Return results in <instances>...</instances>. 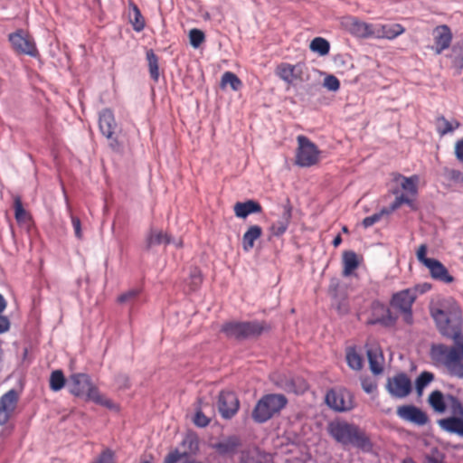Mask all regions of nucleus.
Returning a JSON list of instances; mask_svg holds the SVG:
<instances>
[{
	"label": "nucleus",
	"instance_id": "f257e3e1",
	"mask_svg": "<svg viewBox=\"0 0 463 463\" xmlns=\"http://www.w3.org/2000/svg\"><path fill=\"white\" fill-rule=\"evenodd\" d=\"M430 313L439 332L457 344V346L451 347L443 344L433 345L430 348V358L437 365L446 367L450 375L462 379V311L452 298H442L430 304Z\"/></svg>",
	"mask_w": 463,
	"mask_h": 463
},
{
	"label": "nucleus",
	"instance_id": "f03ea898",
	"mask_svg": "<svg viewBox=\"0 0 463 463\" xmlns=\"http://www.w3.org/2000/svg\"><path fill=\"white\" fill-rule=\"evenodd\" d=\"M328 435L344 447H353L364 452L373 449L370 436L358 425L342 419H335L326 426Z\"/></svg>",
	"mask_w": 463,
	"mask_h": 463
},
{
	"label": "nucleus",
	"instance_id": "7ed1b4c3",
	"mask_svg": "<svg viewBox=\"0 0 463 463\" xmlns=\"http://www.w3.org/2000/svg\"><path fill=\"white\" fill-rule=\"evenodd\" d=\"M70 392L77 397H86L98 404L109 405L106 400L99 392L98 387L92 383L87 373H73L69 379Z\"/></svg>",
	"mask_w": 463,
	"mask_h": 463
},
{
	"label": "nucleus",
	"instance_id": "20e7f679",
	"mask_svg": "<svg viewBox=\"0 0 463 463\" xmlns=\"http://www.w3.org/2000/svg\"><path fill=\"white\" fill-rule=\"evenodd\" d=\"M288 399L283 394L270 393L263 395L256 403L251 417L255 422L263 423L270 420L286 407Z\"/></svg>",
	"mask_w": 463,
	"mask_h": 463
},
{
	"label": "nucleus",
	"instance_id": "39448f33",
	"mask_svg": "<svg viewBox=\"0 0 463 463\" xmlns=\"http://www.w3.org/2000/svg\"><path fill=\"white\" fill-rule=\"evenodd\" d=\"M268 329L265 322L259 321L228 322L222 326V332L227 337L237 340L257 337Z\"/></svg>",
	"mask_w": 463,
	"mask_h": 463
},
{
	"label": "nucleus",
	"instance_id": "423d86ee",
	"mask_svg": "<svg viewBox=\"0 0 463 463\" xmlns=\"http://www.w3.org/2000/svg\"><path fill=\"white\" fill-rule=\"evenodd\" d=\"M447 400L453 416L439 420L438 424L444 431L463 437V404L453 395H449Z\"/></svg>",
	"mask_w": 463,
	"mask_h": 463
},
{
	"label": "nucleus",
	"instance_id": "0eeeda50",
	"mask_svg": "<svg viewBox=\"0 0 463 463\" xmlns=\"http://www.w3.org/2000/svg\"><path fill=\"white\" fill-rule=\"evenodd\" d=\"M298 149L296 153V165L301 167H309L318 163L320 151L317 146L307 137L298 136Z\"/></svg>",
	"mask_w": 463,
	"mask_h": 463
},
{
	"label": "nucleus",
	"instance_id": "6e6552de",
	"mask_svg": "<svg viewBox=\"0 0 463 463\" xmlns=\"http://www.w3.org/2000/svg\"><path fill=\"white\" fill-rule=\"evenodd\" d=\"M416 300L410 288L394 293L391 298V306L398 310L402 315L403 321L411 325L413 322L412 305Z\"/></svg>",
	"mask_w": 463,
	"mask_h": 463
},
{
	"label": "nucleus",
	"instance_id": "1a4fd4ad",
	"mask_svg": "<svg viewBox=\"0 0 463 463\" xmlns=\"http://www.w3.org/2000/svg\"><path fill=\"white\" fill-rule=\"evenodd\" d=\"M326 403L335 411H348L354 409L353 394L344 388H333L327 391L325 397Z\"/></svg>",
	"mask_w": 463,
	"mask_h": 463
},
{
	"label": "nucleus",
	"instance_id": "9d476101",
	"mask_svg": "<svg viewBox=\"0 0 463 463\" xmlns=\"http://www.w3.org/2000/svg\"><path fill=\"white\" fill-rule=\"evenodd\" d=\"M181 445L184 449V452H180L178 449L170 451L165 456L164 463H177L184 458L196 455L200 449L198 435L194 431L187 432L183 439Z\"/></svg>",
	"mask_w": 463,
	"mask_h": 463
},
{
	"label": "nucleus",
	"instance_id": "9b49d317",
	"mask_svg": "<svg viewBox=\"0 0 463 463\" xmlns=\"http://www.w3.org/2000/svg\"><path fill=\"white\" fill-rule=\"evenodd\" d=\"M304 69L305 65L300 62L296 64L280 62L275 68V75L289 88L304 81Z\"/></svg>",
	"mask_w": 463,
	"mask_h": 463
},
{
	"label": "nucleus",
	"instance_id": "f8f14e48",
	"mask_svg": "<svg viewBox=\"0 0 463 463\" xmlns=\"http://www.w3.org/2000/svg\"><path fill=\"white\" fill-rule=\"evenodd\" d=\"M14 51L18 54H24L36 57L39 52L36 48L33 38L24 30H17L8 36Z\"/></svg>",
	"mask_w": 463,
	"mask_h": 463
},
{
	"label": "nucleus",
	"instance_id": "ddd939ff",
	"mask_svg": "<svg viewBox=\"0 0 463 463\" xmlns=\"http://www.w3.org/2000/svg\"><path fill=\"white\" fill-rule=\"evenodd\" d=\"M388 392L395 398H404L411 392V381L404 373L389 377L386 383Z\"/></svg>",
	"mask_w": 463,
	"mask_h": 463
},
{
	"label": "nucleus",
	"instance_id": "4468645a",
	"mask_svg": "<svg viewBox=\"0 0 463 463\" xmlns=\"http://www.w3.org/2000/svg\"><path fill=\"white\" fill-rule=\"evenodd\" d=\"M217 406L221 416L229 420L239 411L240 402L235 392L222 391L218 396Z\"/></svg>",
	"mask_w": 463,
	"mask_h": 463
},
{
	"label": "nucleus",
	"instance_id": "2eb2a0df",
	"mask_svg": "<svg viewBox=\"0 0 463 463\" xmlns=\"http://www.w3.org/2000/svg\"><path fill=\"white\" fill-rule=\"evenodd\" d=\"M19 393L14 389L9 390L0 397V426L5 425L15 411Z\"/></svg>",
	"mask_w": 463,
	"mask_h": 463
},
{
	"label": "nucleus",
	"instance_id": "dca6fc26",
	"mask_svg": "<svg viewBox=\"0 0 463 463\" xmlns=\"http://www.w3.org/2000/svg\"><path fill=\"white\" fill-rule=\"evenodd\" d=\"M432 36L434 41L432 50L436 54H440L450 46L452 33L448 25L443 24L435 27L432 32Z\"/></svg>",
	"mask_w": 463,
	"mask_h": 463
},
{
	"label": "nucleus",
	"instance_id": "f3484780",
	"mask_svg": "<svg viewBox=\"0 0 463 463\" xmlns=\"http://www.w3.org/2000/svg\"><path fill=\"white\" fill-rule=\"evenodd\" d=\"M397 415L407 421L417 425H424L428 422V416L420 409L413 405H402L397 408Z\"/></svg>",
	"mask_w": 463,
	"mask_h": 463
},
{
	"label": "nucleus",
	"instance_id": "a211bd4d",
	"mask_svg": "<svg viewBox=\"0 0 463 463\" xmlns=\"http://www.w3.org/2000/svg\"><path fill=\"white\" fill-rule=\"evenodd\" d=\"M374 25L352 17L346 22L347 30L354 36L360 38L373 37Z\"/></svg>",
	"mask_w": 463,
	"mask_h": 463
},
{
	"label": "nucleus",
	"instance_id": "6ab92c4d",
	"mask_svg": "<svg viewBox=\"0 0 463 463\" xmlns=\"http://www.w3.org/2000/svg\"><path fill=\"white\" fill-rule=\"evenodd\" d=\"M404 27L400 24L374 25L373 37L394 39L404 33Z\"/></svg>",
	"mask_w": 463,
	"mask_h": 463
},
{
	"label": "nucleus",
	"instance_id": "aec40b11",
	"mask_svg": "<svg viewBox=\"0 0 463 463\" xmlns=\"http://www.w3.org/2000/svg\"><path fill=\"white\" fill-rule=\"evenodd\" d=\"M238 436L232 435L212 445V448L222 456L234 454L241 446Z\"/></svg>",
	"mask_w": 463,
	"mask_h": 463
},
{
	"label": "nucleus",
	"instance_id": "412c9836",
	"mask_svg": "<svg viewBox=\"0 0 463 463\" xmlns=\"http://www.w3.org/2000/svg\"><path fill=\"white\" fill-rule=\"evenodd\" d=\"M99 126L101 134L107 138H111L117 127L114 115L110 109H103L99 113Z\"/></svg>",
	"mask_w": 463,
	"mask_h": 463
},
{
	"label": "nucleus",
	"instance_id": "4be33fe9",
	"mask_svg": "<svg viewBox=\"0 0 463 463\" xmlns=\"http://www.w3.org/2000/svg\"><path fill=\"white\" fill-rule=\"evenodd\" d=\"M427 268L433 279L445 283L454 281V278L449 275L447 268L439 260L433 259L431 261H428Z\"/></svg>",
	"mask_w": 463,
	"mask_h": 463
},
{
	"label": "nucleus",
	"instance_id": "5701e85b",
	"mask_svg": "<svg viewBox=\"0 0 463 463\" xmlns=\"http://www.w3.org/2000/svg\"><path fill=\"white\" fill-rule=\"evenodd\" d=\"M276 384L287 392H299L307 389V383L300 378L293 379L284 376L283 379L276 381Z\"/></svg>",
	"mask_w": 463,
	"mask_h": 463
},
{
	"label": "nucleus",
	"instance_id": "b1692460",
	"mask_svg": "<svg viewBox=\"0 0 463 463\" xmlns=\"http://www.w3.org/2000/svg\"><path fill=\"white\" fill-rule=\"evenodd\" d=\"M233 209L235 215L239 218H246L249 214L258 213L262 211L261 205L253 200L236 203Z\"/></svg>",
	"mask_w": 463,
	"mask_h": 463
},
{
	"label": "nucleus",
	"instance_id": "393cba45",
	"mask_svg": "<svg viewBox=\"0 0 463 463\" xmlns=\"http://www.w3.org/2000/svg\"><path fill=\"white\" fill-rule=\"evenodd\" d=\"M262 235V229L259 225H251L242 236V249L250 251L255 245V241Z\"/></svg>",
	"mask_w": 463,
	"mask_h": 463
},
{
	"label": "nucleus",
	"instance_id": "a878e982",
	"mask_svg": "<svg viewBox=\"0 0 463 463\" xmlns=\"http://www.w3.org/2000/svg\"><path fill=\"white\" fill-rule=\"evenodd\" d=\"M449 395V394L444 396V394L439 390L431 392L428 398L430 406L433 409L434 411L438 413L445 412L447 407L449 406L447 400Z\"/></svg>",
	"mask_w": 463,
	"mask_h": 463
},
{
	"label": "nucleus",
	"instance_id": "bb28decb",
	"mask_svg": "<svg viewBox=\"0 0 463 463\" xmlns=\"http://www.w3.org/2000/svg\"><path fill=\"white\" fill-rule=\"evenodd\" d=\"M360 261L357 254L353 250L343 253V275L348 277L359 267Z\"/></svg>",
	"mask_w": 463,
	"mask_h": 463
},
{
	"label": "nucleus",
	"instance_id": "cd10ccee",
	"mask_svg": "<svg viewBox=\"0 0 463 463\" xmlns=\"http://www.w3.org/2000/svg\"><path fill=\"white\" fill-rule=\"evenodd\" d=\"M291 220V210L289 208L284 209L281 216L279 220L271 225V232L275 236H280L284 234L290 223Z\"/></svg>",
	"mask_w": 463,
	"mask_h": 463
},
{
	"label": "nucleus",
	"instance_id": "c85d7f7f",
	"mask_svg": "<svg viewBox=\"0 0 463 463\" xmlns=\"http://www.w3.org/2000/svg\"><path fill=\"white\" fill-rule=\"evenodd\" d=\"M171 242L170 236L161 230L151 229L146 236V248L150 249L153 246L160 245L162 243L169 244Z\"/></svg>",
	"mask_w": 463,
	"mask_h": 463
},
{
	"label": "nucleus",
	"instance_id": "c756f323",
	"mask_svg": "<svg viewBox=\"0 0 463 463\" xmlns=\"http://www.w3.org/2000/svg\"><path fill=\"white\" fill-rule=\"evenodd\" d=\"M396 181L401 180V186L403 190L407 191L412 195H416L418 192L417 184L420 180L419 176L417 175H413L410 177H406L404 175H402L400 174L397 175L395 177Z\"/></svg>",
	"mask_w": 463,
	"mask_h": 463
},
{
	"label": "nucleus",
	"instance_id": "7c9ffc66",
	"mask_svg": "<svg viewBox=\"0 0 463 463\" xmlns=\"http://www.w3.org/2000/svg\"><path fill=\"white\" fill-rule=\"evenodd\" d=\"M220 85L222 89L230 85L232 90L237 91L241 88L242 82L235 73L232 71H225L222 76Z\"/></svg>",
	"mask_w": 463,
	"mask_h": 463
},
{
	"label": "nucleus",
	"instance_id": "2f4dec72",
	"mask_svg": "<svg viewBox=\"0 0 463 463\" xmlns=\"http://www.w3.org/2000/svg\"><path fill=\"white\" fill-rule=\"evenodd\" d=\"M310 50L324 56L328 54L330 51L329 42L322 37H316L310 43Z\"/></svg>",
	"mask_w": 463,
	"mask_h": 463
},
{
	"label": "nucleus",
	"instance_id": "473e14b6",
	"mask_svg": "<svg viewBox=\"0 0 463 463\" xmlns=\"http://www.w3.org/2000/svg\"><path fill=\"white\" fill-rule=\"evenodd\" d=\"M146 60L148 62L150 76L155 81H157L159 79L158 57L153 50H148L146 52Z\"/></svg>",
	"mask_w": 463,
	"mask_h": 463
},
{
	"label": "nucleus",
	"instance_id": "72a5a7b5",
	"mask_svg": "<svg viewBox=\"0 0 463 463\" xmlns=\"http://www.w3.org/2000/svg\"><path fill=\"white\" fill-rule=\"evenodd\" d=\"M347 364L354 370H361L363 367V358L356 352L354 347H349L346 350Z\"/></svg>",
	"mask_w": 463,
	"mask_h": 463
},
{
	"label": "nucleus",
	"instance_id": "f704fd0d",
	"mask_svg": "<svg viewBox=\"0 0 463 463\" xmlns=\"http://www.w3.org/2000/svg\"><path fill=\"white\" fill-rule=\"evenodd\" d=\"M402 204H408L412 206L413 201L410 199L406 194H402L395 197L394 201L387 208H383V213L390 214L399 209Z\"/></svg>",
	"mask_w": 463,
	"mask_h": 463
},
{
	"label": "nucleus",
	"instance_id": "c9c22d12",
	"mask_svg": "<svg viewBox=\"0 0 463 463\" xmlns=\"http://www.w3.org/2000/svg\"><path fill=\"white\" fill-rule=\"evenodd\" d=\"M66 380L61 370H55L50 376V389L53 392L61 390L65 385Z\"/></svg>",
	"mask_w": 463,
	"mask_h": 463
},
{
	"label": "nucleus",
	"instance_id": "e433bc0d",
	"mask_svg": "<svg viewBox=\"0 0 463 463\" xmlns=\"http://www.w3.org/2000/svg\"><path fill=\"white\" fill-rule=\"evenodd\" d=\"M367 356L371 371L374 374H379L383 372V366L378 355L377 350L369 349L367 350Z\"/></svg>",
	"mask_w": 463,
	"mask_h": 463
},
{
	"label": "nucleus",
	"instance_id": "4c0bfd02",
	"mask_svg": "<svg viewBox=\"0 0 463 463\" xmlns=\"http://www.w3.org/2000/svg\"><path fill=\"white\" fill-rule=\"evenodd\" d=\"M14 217L17 222L23 223L29 220V213L24 210L22 200L16 196L14 200Z\"/></svg>",
	"mask_w": 463,
	"mask_h": 463
},
{
	"label": "nucleus",
	"instance_id": "58836bf2",
	"mask_svg": "<svg viewBox=\"0 0 463 463\" xmlns=\"http://www.w3.org/2000/svg\"><path fill=\"white\" fill-rule=\"evenodd\" d=\"M202 403L203 400L198 399L197 400V405H196V412L194 417V423L200 428H204L209 425L210 419L204 415V413L202 411Z\"/></svg>",
	"mask_w": 463,
	"mask_h": 463
},
{
	"label": "nucleus",
	"instance_id": "ea45409f",
	"mask_svg": "<svg viewBox=\"0 0 463 463\" xmlns=\"http://www.w3.org/2000/svg\"><path fill=\"white\" fill-rule=\"evenodd\" d=\"M130 23L136 32H141L145 28L144 17L137 5L133 6V16L130 17Z\"/></svg>",
	"mask_w": 463,
	"mask_h": 463
},
{
	"label": "nucleus",
	"instance_id": "a19ab883",
	"mask_svg": "<svg viewBox=\"0 0 463 463\" xmlns=\"http://www.w3.org/2000/svg\"><path fill=\"white\" fill-rule=\"evenodd\" d=\"M203 283V275L198 268H194L190 271L189 288L191 291L197 290Z\"/></svg>",
	"mask_w": 463,
	"mask_h": 463
},
{
	"label": "nucleus",
	"instance_id": "79ce46f5",
	"mask_svg": "<svg viewBox=\"0 0 463 463\" xmlns=\"http://www.w3.org/2000/svg\"><path fill=\"white\" fill-rule=\"evenodd\" d=\"M434 379V374L430 372H422L416 379L415 385L417 392L421 393L422 390Z\"/></svg>",
	"mask_w": 463,
	"mask_h": 463
},
{
	"label": "nucleus",
	"instance_id": "37998d69",
	"mask_svg": "<svg viewBox=\"0 0 463 463\" xmlns=\"http://www.w3.org/2000/svg\"><path fill=\"white\" fill-rule=\"evenodd\" d=\"M190 43L194 48H198L205 41L204 33L199 29H192L189 32Z\"/></svg>",
	"mask_w": 463,
	"mask_h": 463
},
{
	"label": "nucleus",
	"instance_id": "c03bdc74",
	"mask_svg": "<svg viewBox=\"0 0 463 463\" xmlns=\"http://www.w3.org/2000/svg\"><path fill=\"white\" fill-rule=\"evenodd\" d=\"M382 310L384 312V315L380 318L372 319L370 321L371 324H382L385 326H393L396 322V318L392 315L389 309H385L382 307Z\"/></svg>",
	"mask_w": 463,
	"mask_h": 463
},
{
	"label": "nucleus",
	"instance_id": "a18cd8bd",
	"mask_svg": "<svg viewBox=\"0 0 463 463\" xmlns=\"http://www.w3.org/2000/svg\"><path fill=\"white\" fill-rule=\"evenodd\" d=\"M446 178L455 184H463V172L457 169H444Z\"/></svg>",
	"mask_w": 463,
	"mask_h": 463
},
{
	"label": "nucleus",
	"instance_id": "49530a36",
	"mask_svg": "<svg viewBox=\"0 0 463 463\" xmlns=\"http://www.w3.org/2000/svg\"><path fill=\"white\" fill-rule=\"evenodd\" d=\"M453 127L444 117L437 118V131L440 136H444L453 131Z\"/></svg>",
	"mask_w": 463,
	"mask_h": 463
},
{
	"label": "nucleus",
	"instance_id": "de8ad7c7",
	"mask_svg": "<svg viewBox=\"0 0 463 463\" xmlns=\"http://www.w3.org/2000/svg\"><path fill=\"white\" fill-rule=\"evenodd\" d=\"M93 463H116L115 454L111 449H106Z\"/></svg>",
	"mask_w": 463,
	"mask_h": 463
},
{
	"label": "nucleus",
	"instance_id": "09e8293b",
	"mask_svg": "<svg viewBox=\"0 0 463 463\" xmlns=\"http://www.w3.org/2000/svg\"><path fill=\"white\" fill-rule=\"evenodd\" d=\"M324 86L331 91H337L340 89V81L334 75H328L324 80Z\"/></svg>",
	"mask_w": 463,
	"mask_h": 463
},
{
	"label": "nucleus",
	"instance_id": "8fccbe9b",
	"mask_svg": "<svg viewBox=\"0 0 463 463\" xmlns=\"http://www.w3.org/2000/svg\"><path fill=\"white\" fill-rule=\"evenodd\" d=\"M383 215H386L385 213H383V209L371 216H367L363 220V226L364 228H368L378 222Z\"/></svg>",
	"mask_w": 463,
	"mask_h": 463
},
{
	"label": "nucleus",
	"instance_id": "3c124183",
	"mask_svg": "<svg viewBox=\"0 0 463 463\" xmlns=\"http://www.w3.org/2000/svg\"><path fill=\"white\" fill-rule=\"evenodd\" d=\"M427 254V245L421 244L416 252L418 260L422 263L424 266H428V261H431L433 259H430L426 257Z\"/></svg>",
	"mask_w": 463,
	"mask_h": 463
},
{
	"label": "nucleus",
	"instance_id": "603ef678",
	"mask_svg": "<svg viewBox=\"0 0 463 463\" xmlns=\"http://www.w3.org/2000/svg\"><path fill=\"white\" fill-rule=\"evenodd\" d=\"M139 295L138 289H130L118 298L119 303H127L135 299Z\"/></svg>",
	"mask_w": 463,
	"mask_h": 463
},
{
	"label": "nucleus",
	"instance_id": "864d4df0",
	"mask_svg": "<svg viewBox=\"0 0 463 463\" xmlns=\"http://www.w3.org/2000/svg\"><path fill=\"white\" fill-rule=\"evenodd\" d=\"M431 286L429 283L417 284L414 287L410 288L411 291L413 295H415L416 298L419 295H422L428 292Z\"/></svg>",
	"mask_w": 463,
	"mask_h": 463
},
{
	"label": "nucleus",
	"instance_id": "5fc2aeb1",
	"mask_svg": "<svg viewBox=\"0 0 463 463\" xmlns=\"http://www.w3.org/2000/svg\"><path fill=\"white\" fill-rule=\"evenodd\" d=\"M71 223H72V226H73V229H74L75 236L78 239H81L82 238V232H81V223H80V218L77 217V216L71 215Z\"/></svg>",
	"mask_w": 463,
	"mask_h": 463
},
{
	"label": "nucleus",
	"instance_id": "6e6d98bb",
	"mask_svg": "<svg viewBox=\"0 0 463 463\" xmlns=\"http://www.w3.org/2000/svg\"><path fill=\"white\" fill-rule=\"evenodd\" d=\"M362 388L367 393H373L377 389V384L375 382L370 379H364L362 381Z\"/></svg>",
	"mask_w": 463,
	"mask_h": 463
},
{
	"label": "nucleus",
	"instance_id": "4d7b16f0",
	"mask_svg": "<svg viewBox=\"0 0 463 463\" xmlns=\"http://www.w3.org/2000/svg\"><path fill=\"white\" fill-rule=\"evenodd\" d=\"M239 463H264L258 455L243 454Z\"/></svg>",
	"mask_w": 463,
	"mask_h": 463
},
{
	"label": "nucleus",
	"instance_id": "13d9d810",
	"mask_svg": "<svg viewBox=\"0 0 463 463\" xmlns=\"http://www.w3.org/2000/svg\"><path fill=\"white\" fill-rule=\"evenodd\" d=\"M455 156L463 164V137L455 144Z\"/></svg>",
	"mask_w": 463,
	"mask_h": 463
},
{
	"label": "nucleus",
	"instance_id": "bf43d9fd",
	"mask_svg": "<svg viewBox=\"0 0 463 463\" xmlns=\"http://www.w3.org/2000/svg\"><path fill=\"white\" fill-rule=\"evenodd\" d=\"M10 327L9 319L6 317L0 315V334L8 331Z\"/></svg>",
	"mask_w": 463,
	"mask_h": 463
},
{
	"label": "nucleus",
	"instance_id": "052dcab7",
	"mask_svg": "<svg viewBox=\"0 0 463 463\" xmlns=\"http://www.w3.org/2000/svg\"><path fill=\"white\" fill-rule=\"evenodd\" d=\"M341 242H342V238H341L340 235H337L333 240L332 244H333L334 247H338L341 244Z\"/></svg>",
	"mask_w": 463,
	"mask_h": 463
},
{
	"label": "nucleus",
	"instance_id": "680f3d73",
	"mask_svg": "<svg viewBox=\"0 0 463 463\" xmlns=\"http://www.w3.org/2000/svg\"><path fill=\"white\" fill-rule=\"evenodd\" d=\"M6 303L3 296L0 294V314L5 310Z\"/></svg>",
	"mask_w": 463,
	"mask_h": 463
},
{
	"label": "nucleus",
	"instance_id": "e2e57ef3",
	"mask_svg": "<svg viewBox=\"0 0 463 463\" xmlns=\"http://www.w3.org/2000/svg\"><path fill=\"white\" fill-rule=\"evenodd\" d=\"M183 463H203V462H202L200 460H197V459H194V458H192V459H187V460H185Z\"/></svg>",
	"mask_w": 463,
	"mask_h": 463
},
{
	"label": "nucleus",
	"instance_id": "0e129e2a",
	"mask_svg": "<svg viewBox=\"0 0 463 463\" xmlns=\"http://www.w3.org/2000/svg\"><path fill=\"white\" fill-rule=\"evenodd\" d=\"M402 463H416L412 458H405L402 460Z\"/></svg>",
	"mask_w": 463,
	"mask_h": 463
},
{
	"label": "nucleus",
	"instance_id": "69168bd1",
	"mask_svg": "<svg viewBox=\"0 0 463 463\" xmlns=\"http://www.w3.org/2000/svg\"><path fill=\"white\" fill-rule=\"evenodd\" d=\"M343 232H348V230H347V228L345 226L343 228Z\"/></svg>",
	"mask_w": 463,
	"mask_h": 463
},
{
	"label": "nucleus",
	"instance_id": "338daca9",
	"mask_svg": "<svg viewBox=\"0 0 463 463\" xmlns=\"http://www.w3.org/2000/svg\"><path fill=\"white\" fill-rule=\"evenodd\" d=\"M140 463H151V462H150V461H148V460H145V461H142V462H140Z\"/></svg>",
	"mask_w": 463,
	"mask_h": 463
}]
</instances>
